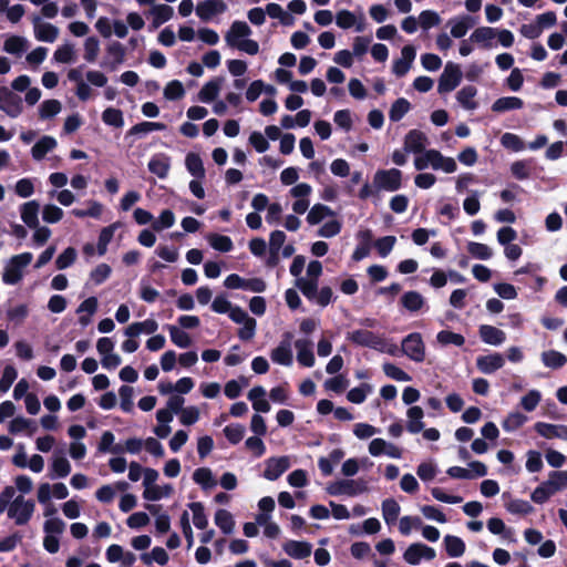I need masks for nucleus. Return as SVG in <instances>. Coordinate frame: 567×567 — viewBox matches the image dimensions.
<instances>
[{"instance_id":"1","label":"nucleus","mask_w":567,"mask_h":567,"mask_svg":"<svg viewBox=\"0 0 567 567\" xmlns=\"http://www.w3.org/2000/svg\"><path fill=\"white\" fill-rule=\"evenodd\" d=\"M32 254L28 251L11 257L3 269V282L17 285L23 277V269L32 261Z\"/></svg>"},{"instance_id":"2","label":"nucleus","mask_w":567,"mask_h":567,"mask_svg":"<svg viewBox=\"0 0 567 567\" xmlns=\"http://www.w3.org/2000/svg\"><path fill=\"white\" fill-rule=\"evenodd\" d=\"M406 416L409 417V421L406 423V430L412 433L416 434L423 431V437L429 441H437L440 439V431L435 427H430L424 430V423L422 422V419L424 416L423 409L419 405H413L408 409Z\"/></svg>"},{"instance_id":"3","label":"nucleus","mask_w":567,"mask_h":567,"mask_svg":"<svg viewBox=\"0 0 567 567\" xmlns=\"http://www.w3.org/2000/svg\"><path fill=\"white\" fill-rule=\"evenodd\" d=\"M377 192H396L402 187V172L398 168L378 169L373 176Z\"/></svg>"},{"instance_id":"4","label":"nucleus","mask_w":567,"mask_h":567,"mask_svg":"<svg viewBox=\"0 0 567 567\" xmlns=\"http://www.w3.org/2000/svg\"><path fill=\"white\" fill-rule=\"evenodd\" d=\"M368 491V482L363 478L359 480H341L330 483L327 492L330 495H348L355 496Z\"/></svg>"},{"instance_id":"5","label":"nucleus","mask_w":567,"mask_h":567,"mask_svg":"<svg viewBox=\"0 0 567 567\" xmlns=\"http://www.w3.org/2000/svg\"><path fill=\"white\" fill-rule=\"evenodd\" d=\"M347 340L355 346L367 347L378 351H383L385 346V341L381 336L365 329L348 332Z\"/></svg>"},{"instance_id":"6","label":"nucleus","mask_w":567,"mask_h":567,"mask_svg":"<svg viewBox=\"0 0 567 567\" xmlns=\"http://www.w3.org/2000/svg\"><path fill=\"white\" fill-rule=\"evenodd\" d=\"M34 502L25 501L23 496H17L8 508V516L14 518L17 525H25L34 512Z\"/></svg>"},{"instance_id":"7","label":"nucleus","mask_w":567,"mask_h":567,"mask_svg":"<svg viewBox=\"0 0 567 567\" xmlns=\"http://www.w3.org/2000/svg\"><path fill=\"white\" fill-rule=\"evenodd\" d=\"M461 81L462 71L460 65L453 62H447L439 79L437 92L440 94L450 93L460 85Z\"/></svg>"},{"instance_id":"8","label":"nucleus","mask_w":567,"mask_h":567,"mask_svg":"<svg viewBox=\"0 0 567 567\" xmlns=\"http://www.w3.org/2000/svg\"><path fill=\"white\" fill-rule=\"evenodd\" d=\"M402 351L411 360L423 362L425 360V346L421 333L412 332L408 334L401 343Z\"/></svg>"},{"instance_id":"9","label":"nucleus","mask_w":567,"mask_h":567,"mask_svg":"<svg viewBox=\"0 0 567 567\" xmlns=\"http://www.w3.org/2000/svg\"><path fill=\"white\" fill-rule=\"evenodd\" d=\"M0 110L10 117H17L22 113V99L7 86L0 87Z\"/></svg>"},{"instance_id":"10","label":"nucleus","mask_w":567,"mask_h":567,"mask_svg":"<svg viewBox=\"0 0 567 567\" xmlns=\"http://www.w3.org/2000/svg\"><path fill=\"white\" fill-rule=\"evenodd\" d=\"M291 332H285L279 346L272 349L270 358L275 363L289 367L292 364Z\"/></svg>"},{"instance_id":"11","label":"nucleus","mask_w":567,"mask_h":567,"mask_svg":"<svg viewBox=\"0 0 567 567\" xmlns=\"http://www.w3.org/2000/svg\"><path fill=\"white\" fill-rule=\"evenodd\" d=\"M227 10L224 0H204L198 2L196 14L202 21H209L213 17L221 14Z\"/></svg>"},{"instance_id":"12","label":"nucleus","mask_w":567,"mask_h":567,"mask_svg":"<svg viewBox=\"0 0 567 567\" xmlns=\"http://www.w3.org/2000/svg\"><path fill=\"white\" fill-rule=\"evenodd\" d=\"M290 467L288 456L269 457L266 461L264 477L269 481L278 480Z\"/></svg>"},{"instance_id":"13","label":"nucleus","mask_w":567,"mask_h":567,"mask_svg":"<svg viewBox=\"0 0 567 567\" xmlns=\"http://www.w3.org/2000/svg\"><path fill=\"white\" fill-rule=\"evenodd\" d=\"M505 360L501 353H491L487 355H480L476 359L477 369L484 374H492L503 368Z\"/></svg>"},{"instance_id":"14","label":"nucleus","mask_w":567,"mask_h":567,"mask_svg":"<svg viewBox=\"0 0 567 567\" xmlns=\"http://www.w3.org/2000/svg\"><path fill=\"white\" fill-rule=\"evenodd\" d=\"M251 34V29L245 21H234L225 35L226 43L234 48L243 39Z\"/></svg>"},{"instance_id":"15","label":"nucleus","mask_w":567,"mask_h":567,"mask_svg":"<svg viewBox=\"0 0 567 567\" xmlns=\"http://www.w3.org/2000/svg\"><path fill=\"white\" fill-rule=\"evenodd\" d=\"M284 551L295 559H305L311 555L312 545L308 542L287 540L282 545Z\"/></svg>"},{"instance_id":"16","label":"nucleus","mask_w":567,"mask_h":567,"mask_svg":"<svg viewBox=\"0 0 567 567\" xmlns=\"http://www.w3.org/2000/svg\"><path fill=\"white\" fill-rule=\"evenodd\" d=\"M360 240L359 245L355 247L351 258L353 261H360L367 256H369L371 250V245L373 240V234L370 229L360 230L357 235Z\"/></svg>"},{"instance_id":"17","label":"nucleus","mask_w":567,"mask_h":567,"mask_svg":"<svg viewBox=\"0 0 567 567\" xmlns=\"http://www.w3.org/2000/svg\"><path fill=\"white\" fill-rule=\"evenodd\" d=\"M59 34V29L48 22H40V18H34V35L37 40L42 42L52 43L56 40Z\"/></svg>"},{"instance_id":"18","label":"nucleus","mask_w":567,"mask_h":567,"mask_svg":"<svg viewBox=\"0 0 567 567\" xmlns=\"http://www.w3.org/2000/svg\"><path fill=\"white\" fill-rule=\"evenodd\" d=\"M442 157L443 155L441 154V152L436 150H427L424 151V154L422 156H417L414 159V166L417 171H424L429 166L437 171L440 169Z\"/></svg>"},{"instance_id":"19","label":"nucleus","mask_w":567,"mask_h":567,"mask_svg":"<svg viewBox=\"0 0 567 567\" xmlns=\"http://www.w3.org/2000/svg\"><path fill=\"white\" fill-rule=\"evenodd\" d=\"M148 171L158 178H166L171 168V158L165 154H156L148 162Z\"/></svg>"},{"instance_id":"20","label":"nucleus","mask_w":567,"mask_h":567,"mask_svg":"<svg viewBox=\"0 0 567 567\" xmlns=\"http://www.w3.org/2000/svg\"><path fill=\"white\" fill-rule=\"evenodd\" d=\"M426 135L419 130H411L404 138V151L422 153L425 148Z\"/></svg>"},{"instance_id":"21","label":"nucleus","mask_w":567,"mask_h":567,"mask_svg":"<svg viewBox=\"0 0 567 567\" xmlns=\"http://www.w3.org/2000/svg\"><path fill=\"white\" fill-rule=\"evenodd\" d=\"M478 333L484 343L492 346H499L506 339V334L503 330L489 324H482L478 329Z\"/></svg>"},{"instance_id":"22","label":"nucleus","mask_w":567,"mask_h":567,"mask_svg":"<svg viewBox=\"0 0 567 567\" xmlns=\"http://www.w3.org/2000/svg\"><path fill=\"white\" fill-rule=\"evenodd\" d=\"M39 209L40 205L37 200H30L21 205V219L28 227L37 228L39 226Z\"/></svg>"},{"instance_id":"23","label":"nucleus","mask_w":567,"mask_h":567,"mask_svg":"<svg viewBox=\"0 0 567 567\" xmlns=\"http://www.w3.org/2000/svg\"><path fill=\"white\" fill-rule=\"evenodd\" d=\"M336 23L341 29H350L355 25L358 32H362L365 27L363 17H361L360 21L357 23L354 13L346 9L337 12Z\"/></svg>"},{"instance_id":"24","label":"nucleus","mask_w":567,"mask_h":567,"mask_svg":"<svg viewBox=\"0 0 567 567\" xmlns=\"http://www.w3.org/2000/svg\"><path fill=\"white\" fill-rule=\"evenodd\" d=\"M295 347L298 351V362L307 368H311L315 364V354L311 349V342L309 340L299 339L295 341Z\"/></svg>"},{"instance_id":"25","label":"nucleus","mask_w":567,"mask_h":567,"mask_svg":"<svg viewBox=\"0 0 567 567\" xmlns=\"http://www.w3.org/2000/svg\"><path fill=\"white\" fill-rule=\"evenodd\" d=\"M223 84V78H215L207 83L198 92L199 101L210 103L216 100Z\"/></svg>"},{"instance_id":"26","label":"nucleus","mask_w":567,"mask_h":567,"mask_svg":"<svg viewBox=\"0 0 567 567\" xmlns=\"http://www.w3.org/2000/svg\"><path fill=\"white\" fill-rule=\"evenodd\" d=\"M524 106V101L517 96H503L497 99L491 106L495 113H504L513 110H519Z\"/></svg>"},{"instance_id":"27","label":"nucleus","mask_w":567,"mask_h":567,"mask_svg":"<svg viewBox=\"0 0 567 567\" xmlns=\"http://www.w3.org/2000/svg\"><path fill=\"white\" fill-rule=\"evenodd\" d=\"M56 147V141L52 136H42L31 148L32 157L41 161L45 155Z\"/></svg>"},{"instance_id":"28","label":"nucleus","mask_w":567,"mask_h":567,"mask_svg":"<svg viewBox=\"0 0 567 567\" xmlns=\"http://www.w3.org/2000/svg\"><path fill=\"white\" fill-rule=\"evenodd\" d=\"M151 12H152V16H153V20H152V23H151V29L159 28L163 23H165L168 20H171L173 14H174L173 8L171 6H168V4H156V6H153Z\"/></svg>"},{"instance_id":"29","label":"nucleus","mask_w":567,"mask_h":567,"mask_svg":"<svg viewBox=\"0 0 567 567\" xmlns=\"http://www.w3.org/2000/svg\"><path fill=\"white\" fill-rule=\"evenodd\" d=\"M443 543L446 554L452 558L461 557L465 553V543L457 536L446 535Z\"/></svg>"},{"instance_id":"30","label":"nucleus","mask_w":567,"mask_h":567,"mask_svg":"<svg viewBox=\"0 0 567 567\" xmlns=\"http://www.w3.org/2000/svg\"><path fill=\"white\" fill-rule=\"evenodd\" d=\"M185 165L189 174L195 178L202 179L205 177V168L199 154L188 153L185 158Z\"/></svg>"},{"instance_id":"31","label":"nucleus","mask_w":567,"mask_h":567,"mask_svg":"<svg viewBox=\"0 0 567 567\" xmlns=\"http://www.w3.org/2000/svg\"><path fill=\"white\" fill-rule=\"evenodd\" d=\"M496 37V30L491 27H480L471 34L470 40L476 43H482L483 48H492L491 40Z\"/></svg>"},{"instance_id":"32","label":"nucleus","mask_w":567,"mask_h":567,"mask_svg":"<svg viewBox=\"0 0 567 567\" xmlns=\"http://www.w3.org/2000/svg\"><path fill=\"white\" fill-rule=\"evenodd\" d=\"M425 301L422 295L417 291L404 292L401 297V305L411 312H416L422 309Z\"/></svg>"},{"instance_id":"33","label":"nucleus","mask_w":567,"mask_h":567,"mask_svg":"<svg viewBox=\"0 0 567 567\" xmlns=\"http://www.w3.org/2000/svg\"><path fill=\"white\" fill-rule=\"evenodd\" d=\"M118 225V223H114L101 229L96 245V251L100 256L106 254L107 245L112 241L114 233Z\"/></svg>"},{"instance_id":"34","label":"nucleus","mask_w":567,"mask_h":567,"mask_svg":"<svg viewBox=\"0 0 567 567\" xmlns=\"http://www.w3.org/2000/svg\"><path fill=\"white\" fill-rule=\"evenodd\" d=\"M477 94V89L473 85L463 86L456 94V99L466 110H475L477 103L473 100Z\"/></svg>"},{"instance_id":"35","label":"nucleus","mask_w":567,"mask_h":567,"mask_svg":"<svg viewBox=\"0 0 567 567\" xmlns=\"http://www.w3.org/2000/svg\"><path fill=\"white\" fill-rule=\"evenodd\" d=\"M174 492V488L171 484H165L163 486L153 485L147 487L143 492V497L146 501L156 502L162 499L163 497H168Z\"/></svg>"},{"instance_id":"36","label":"nucleus","mask_w":567,"mask_h":567,"mask_svg":"<svg viewBox=\"0 0 567 567\" xmlns=\"http://www.w3.org/2000/svg\"><path fill=\"white\" fill-rule=\"evenodd\" d=\"M28 49V41L20 35H10L3 44L7 53L21 55Z\"/></svg>"},{"instance_id":"37","label":"nucleus","mask_w":567,"mask_h":567,"mask_svg":"<svg viewBox=\"0 0 567 567\" xmlns=\"http://www.w3.org/2000/svg\"><path fill=\"white\" fill-rule=\"evenodd\" d=\"M542 361L547 368L560 369L567 363V357L556 350H548L542 353Z\"/></svg>"},{"instance_id":"38","label":"nucleus","mask_w":567,"mask_h":567,"mask_svg":"<svg viewBox=\"0 0 567 567\" xmlns=\"http://www.w3.org/2000/svg\"><path fill=\"white\" fill-rule=\"evenodd\" d=\"M215 524L220 528L224 534H230L235 527L233 515L227 511L219 508L215 513Z\"/></svg>"},{"instance_id":"39","label":"nucleus","mask_w":567,"mask_h":567,"mask_svg":"<svg viewBox=\"0 0 567 567\" xmlns=\"http://www.w3.org/2000/svg\"><path fill=\"white\" fill-rule=\"evenodd\" d=\"M334 212L326 205L322 204H316L311 207V209L308 213L307 221L310 225H317L321 223L326 217L333 216Z\"/></svg>"},{"instance_id":"40","label":"nucleus","mask_w":567,"mask_h":567,"mask_svg":"<svg viewBox=\"0 0 567 567\" xmlns=\"http://www.w3.org/2000/svg\"><path fill=\"white\" fill-rule=\"evenodd\" d=\"M400 509V505L394 498H386L382 502V515L388 525L396 522Z\"/></svg>"},{"instance_id":"41","label":"nucleus","mask_w":567,"mask_h":567,"mask_svg":"<svg viewBox=\"0 0 567 567\" xmlns=\"http://www.w3.org/2000/svg\"><path fill=\"white\" fill-rule=\"evenodd\" d=\"M411 103L404 99L399 97L393 102L391 109L389 111V117L391 122H399L403 118V116L410 111Z\"/></svg>"},{"instance_id":"42","label":"nucleus","mask_w":567,"mask_h":567,"mask_svg":"<svg viewBox=\"0 0 567 567\" xmlns=\"http://www.w3.org/2000/svg\"><path fill=\"white\" fill-rule=\"evenodd\" d=\"M209 245L217 251L229 252L234 248L230 237L219 234H210L207 237Z\"/></svg>"},{"instance_id":"43","label":"nucleus","mask_w":567,"mask_h":567,"mask_svg":"<svg viewBox=\"0 0 567 567\" xmlns=\"http://www.w3.org/2000/svg\"><path fill=\"white\" fill-rule=\"evenodd\" d=\"M102 121L106 125L121 128L124 125L123 112L120 109L110 106L103 111Z\"/></svg>"},{"instance_id":"44","label":"nucleus","mask_w":567,"mask_h":567,"mask_svg":"<svg viewBox=\"0 0 567 567\" xmlns=\"http://www.w3.org/2000/svg\"><path fill=\"white\" fill-rule=\"evenodd\" d=\"M193 480L196 484L200 485L204 489L212 488L216 482L213 477L212 470L208 467L196 468L193 473Z\"/></svg>"},{"instance_id":"45","label":"nucleus","mask_w":567,"mask_h":567,"mask_svg":"<svg viewBox=\"0 0 567 567\" xmlns=\"http://www.w3.org/2000/svg\"><path fill=\"white\" fill-rule=\"evenodd\" d=\"M166 124L162 122H141L132 126L127 132L126 136L137 135L142 133H150L154 131H164L166 130Z\"/></svg>"},{"instance_id":"46","label":"nucleus","mask_w":567,"mask_h":567,"mask_svg":"<svg viewBox=\"0 0 567 567\" xmlns=\"http://www.w3.org/2000/svg\"><path fill=\"white\" fill-rule=\"evenodd\" d=\"M188 507L193 512V523L195 527L205 529L208 525V519L205 514L204 505L200 502H193L188 504Z\"/></svg>"},{"instance_id":"47","label":"nucleus","mask_w":567,"mask_h":567,"mask_svg":"<svg viewBox=\"0 0 567 567\" xmlns=\"http://www.w3.org/2000/svg\"><path fill=\"white\" fill-rule=\"evenodd\" d=\"M141 559L146 565H151L154 560L158 565L164 566L168 563L169 557L163 547L156 546L152 549L151 554H142Z\"/></svg>"},{"instance_id":"48","label":"nucleus","mask_w":567,"mask_h":567,"mask_svg":"<svg viewBox=\"0 0 567 567\" xmlns=\"http://www.w3.org/2000/svg\"><path fill=\"white\" fill-rule=\"evenodd\" d=\"M61 102L55 99L45 100L39 107V115L42 120L54 117L61 111Z\"/></svg>"},{"instance_id":"49","label":"nucleus","mask_w":567,"mask_h":567,"mask_svg":"<svg viewBox=\"0 0 567 567\" xmlns=\"http://www.w3.org/2000/svg\"><path fill=\"white\" fill-rule=\"evenodd\" d=\"M168 331L171 340L175 346L182 349L190 347L192 339L187 332L175 326H168Z\"/></svg>"},{"instance_id":"50","label":"nucleus","mask_w":567,"mask_h":567,"mask_svg":"<svg viewBox=\"0 0 567 567\" xmlns=\"http://www.w3.org/2000/svg\"><path fill=\"white\" fill-rule=\"evenodd\" d=\"M107 53L113 56V62L110 65V70L114 71L116 68L124 62L125 48L121 42L114 41L107 45Z\"/></svg>"},{"instance_id":"51","label":"nucleus","mask_w":567,"mask_h":567,"mask_svg":"<svg viewBox=\"0 0 567 567\" xmlns=\"http://www.w3.org/2000/svg\"><path fill=\"white\" fill-rule=\"evenodd\" d=\"M467 251L472 257L480 260H488L493 256V251L487 245L476 241H470L467 244Z\"/></svg>"},{"instance_id":"52","label":"nucleus","mask_w":567,"mask_h":567,"mask_svg":"<svg viewBox=\"0 0 567 567\" xmlns=\"http://www.w3.org/2000/svg\"><path fill=\"white\" fill-rule=\"evenodd\" d=\"M527 421V416L520 412H512L503 421L502 426L506 432L518 430Z\"/></svg>"},{"instance_id":"53","label":"nucleus","mask_w":567,"mask_h":567,"mask_svg":"<svg viewBox=\"0 0 567 567\" xmlns=\"http://www.w3.org/2000/svg\"><path fill=\"white\" fill-rule=\"evenodd\" d=\"M175 223V215L171 209L162 210L161 215L157 219L152 221V229L154 231H161L163 229L169 228Z\"/></svg>"},{"instance_id":"54","label":"nucleus","mask_w":567,"mask_h":567,"mask_svg":"<svg viewBox=\"0 0 567 567\" xmlns=\"http://www.w3.org/2000/svg\"><path fill=\"white\" fill-rule=\"evenodd\" d=\"M436 340L443 346L454 344L456 347H462L465 343V338L462 334L450 330L440 331L436 336Z\"/></svg>"},{"instance_id":"55","label":"nucleus","mask_w":567,"mask_h":567,"mask_svg":"<svg viewBox=\"0 0 567 567\" xmlns=\"http://www.w3.org/2000/svg\"><path fill=\"white\" fill-rule=\"evenodd\" d=\"M474 20L470 16H464L457 20L451 28L452 37L456 39L463 38L467 31L473 27Z\"/></svg>"},{"instance_id":"56","label":"nucleus","mask_w":567,"mask_h":567,"mask_svg":"<svg viewBox=\"0 0 567 567\" xmlns=\"http://www.w3.org/2000/svg\"><path fill=\"white\" fill-rule=\"evenodd\" d=\"M296 286L307 299L312 300L316 298L318 292V281L316 279L298 278Z\"/></svg>"},{"instance_id":"57","label":"nucleus","mask_w":567,"mask_h":567,"mask_svg":"<svg viewBox=\"0 0 567 567\" xmlns=\"http://www.w3.org/2000/svg\"><path fill=\"white\" fill-rule=\"evenodd\" d=\"M501 144L513 152H522L526 147L524 141L514 133H504L501 137Z\"/></svg>"},{"instance_id":"58","label":"nucleus","mask_w":567,"mask_h":567,"mask_svg":"<svg viewBox=\"0 0 567 567\" xmlns=\"http://www.w3.org/2000/svg\"><path fill=\"white\" fill-rule=\"evenodd\" d=\"M51 470L55 477H66L71 472V464L65 456H55Z\"/></svg>"},{"instance_id":"59","label":"nucleus","mask_w":567,"mask_h":567,"mask_svg":"<svg viewBox=\"0 0 567 567\" xmlns=\"http://www.w3.org/2000/svg\"><path fill=\"white\" fill-rule=\"evenodd\" d=\"M185 95L183 83L178 80H172L164 89V96L169 101H176Z\"/></svg>"},{"instance_id":"60","label":"nucleus","mask_w":567,"mask_h":567,"mask_svg":"<svg viewBox=\"0 0 567 567\" xmlns=\"http://www.w3.org/2000/svg\"><path fill=\"white\" fill-rule=\"evenodd\" d=\"M383 369V372L384 374L388 377V378H391L395 381H403V382H408V381H411V375L408 374L404 370H402L401 368L396 367L395 364L391 363V362H385L382 367Z\"/></svg>"},{"instance_id":"61","label":"nucleus","mask_w":567,"mask_h":567,"mask_svg":"<svg viewBox=\"0 0 567 567\" xmlns=\"http://www.w3.org/2000/svg\"><path fill=\"white\" fill-rule=\"evenodd\" d=\"M224 434L229 443L236 445L244 439L245 426L239 423L229 424L224 429Z\"/></svg>"},{"instance_id":"62","label":"nucleus","mask_w":567,"mask_h":567,"mask_svg":"<svg viewBox=\"0 0 567 567\" xmlns=\"http://www.w3.org/2000/svg\"><path fill=\"white\" fill-rule=\"evenodd\" d=\"M546 485H549L556 493L558 491L567 488V475L564 471H553L549 473V478L546 481Z\"/></svg>"},{"instance_id":"63","label":"nucleus","mask_w":567,"mask_h":567,"mask_svg":"<svg viewBox=\"0 0 567 567\" xmlns=\"http://www.w3.org/2000/svg\"><path fill=\"white\" fill-rule=\"evenodd\" d=\"M506 509L512 514L528 515L534 507L525 499H513L505 504Z\"/></svg>"},{"instance_id":"64","label":"nucleus","mask_w":567,"mask_h":567,"mask_svg":"<svg viewBox=\"0 0 567 567\" xmlns=\"http://www.w3.org/2000/svg\"><path fill=\"white\" fill-rule=\"evenodd\" d=\"M76 250L73 247H68L64 249L56 258L55 266L58 269L62 270L70 266H72L76 259Z\"/></svg>"}]
</instances>
